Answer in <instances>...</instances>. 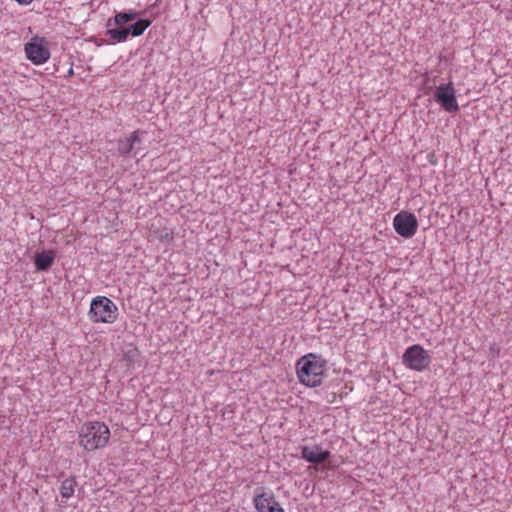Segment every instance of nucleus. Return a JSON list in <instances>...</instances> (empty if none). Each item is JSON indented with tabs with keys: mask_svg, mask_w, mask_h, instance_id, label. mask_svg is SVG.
I'll return each instance as SVG.
<instances>
[{
	"mask_svg": "<svg viewBox=\"0 0 512 512\" xmlns=\"http://www.w3.org/2000/svg\"><path fill=\"white\" fill-rule=\"evenodd\" d=\"M327 370V360L315 353H308L298 359L295 371L298 381L310 388L323 383Z\"/></svg>",
	"mask_w": 512,
	"mask_h": 512,
	"instance_id": "1",
	"label": "nucleus"
},
{
	"mask_svg": "<svg viewBox=\"0 0 512 512\" xmlns=\"http://www.w3.org/2000/svg\"><path fill=\"white\" fill-rule=\"evenodd\" d=\"M109 427L101 421L85 422L79 430V445L87 452L105 448L110 440Z\"/></svg>",
	"mask_w": 512,
	"mask_h": 512,
	"instance_id": "2",
	"label": "nucleus"
},
{
	"mask_svg": "<svg viewBox=\"0 0 512 512\" xmlns=\"http://www.w3.org/2000/svg\"><path fill=\"white\" fill-rule=\"evenodd\" d=\"M89 318L93 323L113 324L119 315L116 304L106 296L92 299Z\"/></svg>",
	"mask_w": 512,
	"mask_h": 512,
	"instance_id": "3",
	"label": "nucleus"
},
{
	"mask_svg": "<svg viewBox=\"0 0 512 512\" xmlns=\"http://www.w3.org/2000/svg\"><path fill=\"white\" fill-rule=\"evenodd\" d=\"M402 361L407 368L422 372L429 367L431 357L421 345L415 344L406 349Z\"/></svg>",
	"mask_w": 512,
	"mask_h": 512,
	"instance_id": "4",
	"label": "nucleus"
},
{
	"mask_svg": "<svg viewBox=\"0 0 512 512\" xmlns=\"http://www.w3.org/2000/svg\"><path fill=\"white\" fill-rule=\"evenodd\" d=\"M27 58L35 65H41L50 58L48 42L43 37L35 36L25 44Z\"/></svg>",
	"mask_w": 512,
	"mask_h": 512,
	"instance_id": "5",
	"label": "nucleus"
},
{
	"mask_svg": "<svg viewBox=\"0 0 512 512\" xmlns=\"http://www.w3.org/2000/svg\"><path fill=\"white\" fill-rule=\"evenodd\" d=\"M393 226L401 237L411 238L417 232L418 221L413 213L401 211L394 217Z\"/></svg>",
	"mask_w": 512,
	"mask_h": 512,
	"instance_id": "6",
	"label": "nucleus"
},
{
	"mask_svg": "<svg viewBox=\"0 0 512 512\" xmlns=\"http://www.w3.org/2000/svg\"><path fill=\"white\" fill-rule=\"evenodd\" d=\"M435 100L447 112H457L459 109L453 83L442 84L435 91Z\"/></svg>",
	"mask_w": 512,
	"mask_h": 512,
	"instance_id": "7",
	"label": "nucleus"
},
{
	"mask_svg": "<svg viewBox=\"0 0 512 512\" xmlns=\"http://www.w3.org/2000/svg\"><path fill=\"white\" fill-rule=\"evenodd\" d=\"M253 502L258 512H285L280 503L275 499L273 493H257L254 496Z\"/></svg>",
	"mask_w": 512,
	"mask_h": 512,
	"instance_id": "8",
	"label": "nucleus"
},
{
	"mask_svg": "<svg viewBox=\"0 0 512 512\" xmlns=\"http://www.w3.org/2000/svg\"><path fill=\"white\" fill-rule=\"evenodd\" d=\"M302 457L310 463L320 464L330 457V451L323 450L319 445L304 446L302 448Z\"/></svg>",
	"mask_w": 512,
	"mask_h": 512,
	"instance_id": "9",
	"label": "nucleus"
},
{
	"mask_svg": "<svg viewBox=\"0 0 512 512\" xmlns=\"http://www.w3.org/2000/svg\"><path fill=\"white\" fill-rule=\"evenodd\" d=\"M54 259L55 252L52 250L37 253L35 255V266L39 271H46L52 266Z\"/></svg>",
	"mask_w": 512,
	"mask_h": 512,
	"instance_id": "10",
	"label": "nucleus"
},
{
	"mask_svg": "<svg viewBox=\"0 0 512 512\" xmlns=\"http://www.w3.org/2000/svg\"><path fill=\"white\" fill-rule=\"evenodd\" d=\"M76 485L77 482L74 477H69L63 480L60 487L61 496L66 499L72 497L74 495Z\"/></svg>",
	"mask_w": 512,
	"mask_h": 512,
	"instance_id": "11",
	"label": "nucleus"
},
{
	"mask_svg": "<svg viewBox=\"0 0 512 512\" xmlns=\"http://www.w3.org/2000/svg\"><path fill=\"white\" fill-rule=\"evenodd\" d=\"M151 25V20L141 19L131 26L130 33L133 36H140Z\"/></svg>",
	"mask_w": 512,
	"mask_h": 512,
	"instance_id": "12",
	"label": "nucleus"
},
{
	"mask_svg": "<svg viewBox=\"0 0 512 512\" xmlns=\"http://www.w3.org/2000/svg\"><path fill=\"white\" fill-rule=\"evenodd\" d=\"M130 34V30L128 28L124 29H110L108 30V35L111 39L117 41V42H123L127 39L128 35Z\"/></svg>",
	"mask_w": 512,
	"mask_h": 512,
	"instance_id": "13",
	"label": "nucleus"
},
{
	"mask_svg": "<svg viewBox=\"0 0 512 512\" xmlns=\"http://www.w3.org/2000/svg\"><path fill=\"white\" fill-rule=\"evenodd\" d=\"M137 17V12H129V13H117L114 17V23L117 26H121L129 21L134 20Z\"/></svg>",
	"mask_w": 512,
	"mask_h": 512,
	"instance_id": "14",
	"label": "nucleus"
},
{
	"mask_svg": "<svg viewBox=\"0 0 512 512\" xmlns=\"http://www.w3.org/2000/svg\"><path fill=\"white\" fill-rule=\"evenodd\" d=\"M133 145L126 139L118 141V151L121 155H127L133 150Z\"/></svg>",
	"mask_w": 512,
	"mask_h": 512,
	"instance_id": "15",
	"label": "nucleus"
},
{
	"mask_svg": "<svg viewBox=\"0 0 512 512\" xmlns=\"http://www.w3.org/2000/svg\"><path fill=\"white\" fill-rule=\"evenodd\" d=\"M159 239L161 241L172 242L174 239V233L172 230L164 228L159 235Z\"/></svg>",
	"mask_w": 512,
	"mask_h": 512,
	"instance_id": "16",
	"label": "nucleus"
},
{
	"mask_svg": "<svg viewBox=\"0 0 512 512\" xmlns=\"http://www.w3.org/2000/svg\"><path fill=\"white\" fill-rule=\"evenodd\" d=\"M127 140L129 142H131V144L134 146L135 142L139 141L140 138H139V132L138 131H134L131 133V135L127 138Z\"/></svg>",
	"mask_w": 512,
	"mask_h": 512,
	"instance_id": "17",
	"label": "nucleus"
},
{
	"mask_svg": "<svg viewBox=\"0 0 512 512\" xmlns=\"http://www.w3.org/2000/svg\"><path fill=\"white\" fill-rule=\"evenodd\" d=\"M335 397H336V395H335V394H333L332 399L328 400V402H329V403H333V402H334V400H335Z\"/></svg>",
	"mask_w": 512,
	"mask_h": 512,
	"instance_id": "18",
	"label": "nucleus"
},
{
	"mask_svg": "<svg viewBox=\"0 0 512 512\" xmlns=\"http://www.w3.org/2000/svg\"><path fill=\"white\" fill-rule=\"evenodd\" d=\"M17 1H18V2H20V3H28V2H30L31 0H17Z\"/></svg>",
	"mask_w": 512,
	"mask_h": 512,
	"instance_id": "19",
	"label": "nucleus"
},
{
	"mask_svg": "<svg viewBox=\"0 0 512 512\" xmlns=\"http://www.w3.org/2000/svg\"><path fill=\"white\" fill-rule=\"evenodd\" d=\"M72 74H73V70H72V69H70V71H69V75H72Z\"/></svg>",
	"mask_w": 512,
	"mask_h": 512,
	"instance_id": "20",
	"label": "nucleus"
}]
</instances>
